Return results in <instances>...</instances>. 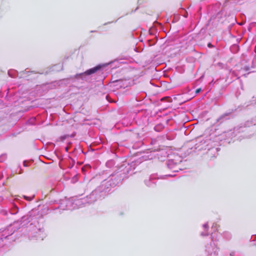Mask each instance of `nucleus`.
Here are the masks:
<instances>
[{
	"label": "nucleus",
	"mask_w": 256,
	"mask_h": 256,
	"mask_svg": "<svg viewBox=\"0 0 256 256\" xmlns=\"http://www.w3.org/2000/svg\"><path fill=\"white\" fill-rule=\"evenodd\" d=\"M100 66H96L94 68H90L88 70H86V72H83V73H80V74H76V76H74V78H79V76H83L84 74H86V75H90L91 74H94L99 69H100Z\"/></svg>",
	"instance_id": "obj_1"
},
{
	"label": "nucleus",
	"mask_w": 256,
	"mask_h": 256,
	"mask_svg": "<svg viewBox=\"0 0 256 256\" xmlns=\"http://www.w3.org/2000/svg\"><path fill=\"white\" fill-rule=\"evenodd\" d=\"M203 227L204 228L207 229L208 228V224H204L203 225Z\"/></svg>",
	"instance_id": "obj_2"
},
{
	"label": "nucleus",
	"mask_w": 256,
	"mask_h": 256,
	"mask_svg": "<svg viewBox=\"0 0 256 256\" xmlns=\"http://www.w3.org/2000/svg\"><path fill=\"white\" fill-rule=\"evenodd\" d=\"M24 198L28 200H32V198H28L27 196H24Z\"/></svg>",
	"instance_id": "obj_3"
},
{
	"label": "nucleus",
	"mask_w": 256,
	"mask_h": 256,
	"mask_svg": "<svg viewBox=\"0 0 256 256\" xmlns=\"http://www.w3.org/2000/svg\"><path fill=\"white\" fill-rule=\"evenodd\" d=\"M200 91V88L198 89V90H196V93H198V92H199Z\"/></svg>",
	"instance_id": "obj_4"
},
{
	"label": "nucleus",
	"mask_w": 256,
	"mask_h": 256,
	"mask_svg": "<svg viewBox=\"0 0 256 256\" xmlns=\"http://www.w3.org/2000/svg\"><path fill=\"white\" fill-rule=\"evenodd\" d=\"M201 234H202V236H206V235H207L208 234H206H206H204V232H202Z\"/></svg>",
	"instance_id": "obj_5"
},
{
	"label": "nucleus",
	"mask_w": 256,
	"mask_h": 256,
	"mask_svg": "<svg viewBox=\"0 0 256 256\" xmlns=\"http://www.w3.org/2000/svg\"><path fill=\"white\" fill-rule=\"evenodd\" d=\"M26 162H24V166H27V165H26Z\"/></svg>",
	"instance_id": "obj_6"
},
{
	"label": "nucleus",
	"mask_w": 256,
	"mask_h": 256,
	"mask_svg": "<svg viewBox=\"0 0 256 256\" xmlns=\"http://www.w3.org/2000/svg\"><path fill=\"white\" fill-rule=\"evenodd\" d=\"M165 98H162V100H163L165 99Z\"/></svg>",
	"instance_id": "obj_7"
},
{
	"label": "nucleus",
	"mask_w": 256,
	"mask_h": 256,
	"mask_svg": "<svg viewBox=\"0 0 256 256\" xmlns=\"http://www.w3.org/2000/svg\"><path fill=\"white\" fill-rule=\"evenodd\" d=\"M82 171H84V168H82Z\"/></svg>",
	"instance_id": "obj_8"
}]
</instances>
